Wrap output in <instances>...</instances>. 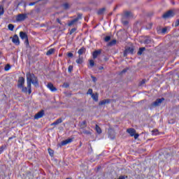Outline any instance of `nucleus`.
<instances>
[{
  "label": "nucleus",
  "mask_w": 179,
  "mask_h": 179,
  "mask_svg": "<svg viewBox=\"0 0 179 179\" xmlns=\"http://www.w3.org/2000/svg\"><path fill=\"white\" fill-rule=\"evenodd\" d=\"M31 83L35 87H38V79L37 77L30 72L27 73V85L28 87L29 94H31Z\"/></svg>",
  "instance_id": "obj_1"
},
{
  "label": "nucleus",
  "mask_w": 179,
  "mask_h": 179,
  "mask_svg": "<svg viewBox=\"0 0 179 179\" xmlns=\"http://www.w3.org/2000/svg\"><path fill=\"white\" fill-rule=\"evenodd\" d=\"M127 132H128L130 136H134V139H138V138H139V134H136V130H135V129H128Z\"/></svg>",
  "instance_id": "obj_2"
},
{
  "label": "nucleus",
  "mask_w": 179,
  "mask_h": 179,
  "mask_svg": "<svg viewBox=\"0 0 179 179\" xmlns=\"http://www.w3.org/2000/svg\"><path fill=\"white\" fill-rule=\"evenodd\" d=\"M26 19H27V14H19L15 18L17 22H23Z\"/></svg>",
  "instance_id": "obj_3"
},
{
  "label": "nucleus",
  "mask_w": 179,
  "mask_h": 179,
  "mask_svg": "<svg viewBox=\"0 0 179 179\" xmlns=\"http://www.w3.org/2000/svg\"><path fill=\"white\" fill-rule=\"evenodd\" d=\"M20 37L22 40H25V44L29 45V38H27V34L26 32L20 31Z\"/></svg>",
  "instance_id": "obj_4"
},
{
  "label": "nucleus",
  "mask_w": 179,
  "mask_h": 179,
  "mask_svg": "<svg viewBox=\"0 0 179 179\" xmlns=\"http://www.w3.org/2000/svg\"><path fill=\"white\" fill-rule=\"evenodd\" d=\"M174 16V12L173 10H169L162 15L164 19H169V17H173Z\"/></svg>",
  "instance_id": "obj_5"
},
{
  "label": "nucleus",
  "mask_w": 179,
  "mask_h": 179,
  "mask_svg": "<svg viewBox=\"0 0 179 179\" xmlns=\"http://www.w3.org/2000/svg\"><path fill=\"white\" fill-rule=\"evenodd\" d=\"M80 19H82V14H78V17L76 18H75L74 20H71L68 26H73V24H75L76 23V22H78V20H80Z\"/></svg>",
  "instance_id": "obj_6"
},
{
  "label": "nucleus",
  "mask_w": 179,
  "mask_h": 179,
  "mask_svg": "<svg viewBox=\"0 0 179 179\" xmlns=\"http://www.w3.org/2000/svg\"><path fill=\"white\" fill-rule=\"evenodd\" d=\"M23 85H24V78L20 77L18 79L17 87L19 89H22V87H23Z\"/></svg>",
  "instance_id": "obj_7"
},
{
  "label": "nucleus",
  "mask_w": 179,
  "mask_h": 179,
  "mask_svg": "<svg viewBox=\"0 0 179 179\" xmlns=\"http://www.w3.org/2000/svg\"><path fill=\"white\" fill-rule=\"evenodd\" d=\"M163 101H164V98L158 99L155 102H153L152 103V107H157V106H159V104H162V103H163Z\"/></svg>",
  "instance_id": "obj_8"
},
{
  "label": "nucleus",
  "mask_w": 179,
  "mask_h": 179,
  "mask_svg": "<svg viewBox=\"0 0 179 179\" xmlns=\"http://www.w3.org/2000/svg\"><path fill=\"white\" fill-rule=\"evenodd\" d=\"M43 117H44V110H42L35 115L34 119L40 120V118H43Z\"/></svg>",
  "instance_id": "obj_9"
},
{
  "label": "nucleus",
  "mask_w": 179,
  "mask_h": 179,
  "mask_svg": "<svg viewBox=\"0 0 179 179\" xmlns=\"http://www.w3.org/2000/svg\"><path fill=\"white\" fill-rule=\"evenodd\" d=\"M12 41L15 45H19L20 44V41H19V36L17 35H14Z\"/></svg>",
  "instance_id": "obj_10"
},
{
  "label": "nucleus",
  "mask_w": 179,
  "mask_h": 179,
  "mask_svg": "<svg viewBox=\"0 0 179 179\" xmlns=\"http://www.w3.org/2000/svg\"><path fill=\"white\" fill-rule=\"evenodd\" d=\"M108 138L112 140L115 139V134L113 129H108Z\"/></svg>",
  "instance_id": "obj_11"
},
{
  "label": "nucleus",
  "mask_w": 179,
  "mask_h": 179,
  "mask_svg": "<svg viewBox=\"0 0 179 179\" xmlns=\"http://www.w3.org/2000/svg\"><path fill=\"white\" fill-rule=\"evenodd\" d=\"M47 87L50 89L51 92H57V88L54 87V85H52L51 83H49L47 85Z\"/></svg>",
  "instance_id": "obj_12"
},
{
  "label": "nucleus",
  "mask_w": 179,
  "mask_h": 179,
  "mask_svg": "<svg viewBox=\"0 0 179 179\" xmlns=\"http://www.w3.org/2000/svg\"><path fill=\"white\" fill-rule=\"evenodd\" d=\"M127 54H134V49L132 48H128L127 49L125 50L124 52V55H127Z\"/></svg>",
  "instance_id": "obj_13"
},
{
  "label": "nucleus",
  "mask_w": 179,
  "mask_h": 179,
  "mask_svg": "<svg viewBox=\"0 0 179 179\" xmlns=\"http://www.w3.org/2000/svg\"><path fill=\"white\" fill-rule=\"evenodd\" d=\"M85 52H86V48H81L78 51V54L79 55V57H80V55H83V54H85Z\"/></svg>",
  "instance_id": "obj_14"
},
{
  "label": "nucleus",
  "mask_w": 179,
  "mask_h": 179,
  "mask_svg": "<svg viewBox=\"0 0 179 179\" xmlns=\"http://www.w3.org/2000/svg\"><path fill=\"white\" fill-rule=\"evenodd\" d=\"M100 54H101V51H100V50L94 51L92 55L94 59H96V58H97V57H99V55H100Z\"/></svg>",
  "instance_id": "obj_15"
},
{
  "label": "nucleus",
  "mask_w": 179,
  "mask_h": 179,
  "mask_svg": "<svg viewBox=\"0 0 179 179\" xmlns=\"http://www.w3.org/2000/svg\"><path fill=\"white\" fill-rule=\"evenodd\" d=\"M72 142V138H69L62 142V146H65V145H68V143H71Z\"/></svg>",
  "instance_id": "obj_16"
},
{
  "label": "nucleus",
  "mask_w": 179,
  "mask_h": 179,
  "mask_svg": "<svg viewBox=\"0 0 179 179\" xmlns=\"http://www.w3.org/2000/svg\"><path fill=\"white\" fill-rule=\"evenodd\" d=\"M76 62L78 64H83V57L79 56L78 59L76 60Z\"/></svg>",
  "instance_id": "obj_17"
},
{
  "label": "nucleus",
  "mask_w": 179,
  "mask_h": 179,
  "mask_svg": "<svg viewBox=\"0 0 179 179\" xmlns=\"http://www.w3.org/2000/svg\"><path fill=\"white\" fill-rule=\"evenodd\" d=\"M79 125L81 129H83V128H86V127H87L86 120H84L83 122H80Z\"/></svg>",
  "instance_id": "obj_18"
},
{
  "label": "nucleus",
  "mask_w": 179,
  "mask_h": 179,
  "mask_svg": "<svg viewBox=\"0 0 179 179\" xmlns=\"http://www.w3.org/2000/svg\"><path fill=\"white\" fill-rule=\"evenodd\" d=\"M91 97L94 100V101H99V94L97 93L93 94L91 95Z\"/></svg>",
  "instance_id": "obj_19"
},
{
  "label": "nucleus",
  "mask_w": 179,
  "mask_h": 179,
  "mask_svg": "<svg viewBox=\"0 0 179 179\" xmlns=\"http://www.w3.org/2000/svg\"><path fill=\"white\" fill-rule=\"evenodd\" d=\"M55 52V49L51 48V49H50V50L46 52V55H52V54H54Z\"/></svg>",
  "instance_id": "obj_20"
},
{
  "label": "nucleus",
  "mask_w": 179,
  "mask_h": 179,
  "mask_svg": "<svg viewBox=\"0 0 179 179\" xmlns=\"http://www.w3.org/2000/svg\"><path fill=\"white\" fill-rule=\"evenodd\" d=\"M106 12V8H101L98 10L97 13L98 15H103V13H104Z\"/></svg>",
  "instance_id": "obj_21"
},
{
  "label": "nucleus",
  "mask_w": 179,
  "mask_h": 179,
  "mask_svg": "<svg viewBox=\"0 0 179 179\" xmlns=\"http://www.w3.org/2000/svg\"><path fill=\"white\" fill-rule=\"evenodd\" d=\"M145 50H146V48H141L138 52V55H142L143 51H145Z\"/></svg>",
  "instance_id": "obj_22"
},
{
  "label": "nucleus",
  "mask_w": 179,
  "mask_h": 179,
  "mask_svg": "<svg viewBox=\"0 0 179 179\" xmlns=\"http://www.w3.org/2000/svg\"><path fill=\"white\" fill-rule=\"evenodd\" d=\"M125 17H131L132 16V13L129 11H127L124 13Z\"/></svg>",
  "instance_id": "obj_23"
},
{
  "label": "nucleus",
  "mask_w": 179,
  "mask_h": 179,
  "mask_svg": "<svg viewBox=\"0 0 179 179\" xmlns=\"http://www.w3.org/2000/svg\"><path fill=\"white\" fill-rule=\"evenodd\" d=\"M20 89H22V92L23 93H27V91L29 90V87H23V86H22V87H21Z\"/></svg>",
  "instance_id": "obj_24"
},
{
  "label": "nucleus",
  "mask_w": 179,
  "mask_h": 179,
  "mask_svg": "<svg viewBox=\"0 0 179 179\" xmlns=\"http://www.w3.org/2000/svg\"><path fill=\"white\" fill-rule=\"evenodd\" d=\"M115 44H117V41L116 40H113L112 41H110L108 43V45H110L111 47L113 45H115Z\"/></svg>",
  "instance_id": "obj_25"
},
{
  "label": "nucleus",
  "mask_w": 179,
  "mask_h": 179,
  "mask_svg": "<svg viewBox=\"0 0 179 179\" xmlns=\"http://www.w3.org/2000/svg\"><path fill=\"white\" fill-rule=\"evenodd\" d=\"M96 131L97 134H101V129L97 124H96Z\"/></svg>",
  "instance_id": "obj_26"
},
{
  "label": "nucleus",
  "mask_w": 179,
  "mask_h": 179,
  "mask_svg": "<svg viewBox=\"0 0 179 179\" xmlns=\"http://www.w3.org/2000/svg\"><path fill=\"white\" fill-rule=\"evenodd\" d=\"M64 9H69V3H64L63 5H62Z\"/></svg>",
  "instance_id": "obj_27"
},
{
  "label": "nucleus",
  "mask_w": 179,
  "mask_h": 179,
  "mask_svg": "<svg viewBox=\"0 0 179 179\" xmlns=\"http://www.w3.org/2000/svg\"><path fill=\"white\" fill-rule=\"evenodd\" d=\"M150 43H152V38H148L145 40V44H150Z\"/></svg>",
  "instance_id": "obj_28"
},
{
  "label": "nucleus",
  "mask_w": 179,
  "mask_h": 179,
  "mask_svg": "<svg viewBox=\"0 0 179 179\" xmlns=\"http://www.w3.org/2000/svg\"><path fill=\"white\" fill-rule=\"evenodd\" d=\"M13 29H15V26H13V24H8V29H10V31H13Z\"/></svg>",
  "instance_id": "obj_29"
},
{
  "label": "nucleus",
  "mask_w": 179,
  "mask_h": 179,
  "mask_svg": "<svg viewBox=\"0 0 179 179\" xmlns=\"http://www.w3.org/2000/svg\"><path fill=\"white\" fill-rule=\"evenodd\" d=\"M48 153L50 155V156H51L52 157V156H54V150H51V148L48 149Z\"/></svg>",
  "instance_id": "obj_30"
},
{
  "label": "nucleus",
  "mask_w": 179,
  "mask_h": 179,
  "mask_svg": "<svg viewBox=\"0 0 179 179\" xmlns=\"http://www.w3.org/2000/svg\"><path fill=\"white\" fill-rule=\"evenodd\" d=\"M61 122H62V119L59 118V119H57V120L55 122V124H56L57 125H58L59 124H61Z\"/></svg>",
  "instance_id": "obj_31"
},
{
  "label": "nucleus",
  "mask_w": 179,
  "mask_h": 179,
  "mask_svg": "<svg viewBox=\"0 0 179 179\" xmlns=\"http://www.w3.org/2000/svg\"><path fill=\"white\" fill-rule=\"evenodd\" d=\"M83 134H85V135H90V134H92V132L89 130H84L83 131Z\"/></svg>",
  "instance_id": "obj_32"
},
{
  "label": "nucleus",
  "mask_w": 179,
  "mask_h": 179,
  "mask_svg": "<svg viewBox=\"0 0 179 179\" xmlns=\"http://www.w3.org/2000/svg\"><path fill=\"white\" fill-rule=\"evenodd\" d=\"M152 135H159V130L157 129H154L152 131Z\"/></svg>",
  "instance_id": "obj_33"
},
{
  "label": "nucleus",
  "mask_w": 179,
  "mask_h": 179,
  "mask_svg": "<svg viewBox=\"0 0 179 179\" xmlns=\"http://www.w3.org/2000/svg\"><path fill=\"white\" fill-rule=\"evenodd\" d=\"M10 69V64H7L5 68H4V71H8Z\"/></svg>",
  "instance_id": "obj_34"
},
{
  "label": "nucleus",
  "mask_w": 179,
  "mask_h": 179,
  "mask_svg": "<svg viewBox=\"0 0 179 179\" xmlns=\"http://www.w3.org/2000/svg\"><path fill=\"white\" fill-rule=\"evenodd\" d=\"M87 94H90V96H92L93 94V90L92 89H89Z\"/></svg>",
  "instance_id": "obj_35"
},
{
  "label": "nucleus",
  "mask_w": 179,
  "mask_h": 179,
  "mask_svg": "<svg viewBox=\"0 0 179 179\" xmlns=\"http://www.w3.org/2000/svg\"><path fill=\"white\" fill-rule=\"evenodd\" d=\"M1 15H3V7H2V6H0V16Z\"/></svg>",
  "instance_id": "obj_36"
},
{
  "label": "nucleus",
  "mask_w": 179,
  "mask_h": 179,
  "mask_svg": "<svg viewBox=\"0 0 179 179\" xmlns=\"http://www.w3.org/2000/svg\"><path fill=\"white\" fill-rule=\"evenodd\" d=\"M90 65L92 68H93V66H94V61L93 60H90Z\"/></svg>",
  "instance_id": "obj_37"
},
{
  "label": "nucleus",
  "mask_w": 179,
  "mask_h": 179,
  "mask_svg": "<svg viewBox=\"0 0 179 179\" xmlns=\"http://www.w3.org/2000/svg\"><path fill=\"white\" fill-rule=\"evenodd\" d=\"M73 69V66H69L68 71H69V73H71V72H72Z\"/></svg>",
  "instance_id": "obj_38"
},
{
  "label": "nucleus",
  "mask_w": 179,
  "mask_h": 179,
  "mask_svg": "<svg viewBox=\"0 0 179 179\" xmlns=\"http://www.w3.org/2000/svg\"><path fill=\"white\" fill-rule=\"evenodd\" d=\"M110 40H111V37H110V36H107L105 37V41H110Z\"/></svg>",
  "instance_id": "obj_39"
},
{
  "label": "nucleus",
  "mask_w": 179,
  "mask_h": 179,
  "mask_svg": "<svg viewBox=\"0 0 179 179\" xmlns=\"http://www.w3.org/2000/svg\"><path fill=\"white\" fill-rule=\"evenodd\" d=\"M105 104H106V102L104 99L99 102V106H105Z\"/></svg>",
  "instance_id": "obj_40"
},
{
  "label": "nucleus",
  "mask_w": 179,
  "mask_h": 179,
  "mask_svg": "<svg viewBox=\"0 0 179 179\" xmlns=\"http://www.w3.org/2000/svg\"><path fill=\"white\" fill-rule=\"evenodd\" d=\"M67 57H69V58H72V57H73V53L72 52H69L67 54Z\"/></svg>",
  "instance_id": "obj_41"
},
{
  "label": "nucleus",
  "mask_w": 179,
  "mask_h": 179,
  "mask_svg": "<svg viewBox=\"0 0 179 179\" xmlns=\"http://www.w3.org/2000/svg\"><path fill=\"white\" fill-rule=\"evenodd\" d=\"M76 30V28H73L71 31H70V34H73V33H75Z\"/></svg>",
  "instance_id": "obj_42"
},
{
  "label": "nucleus",
  "mask_w": 179,
  "mask_h": 179,
  "mask_svg": "<svg viewBox=\"0 0 179 179\" xmlns=\"http://www.w3.org/2000/svg\"><path fill=\"white\" fill-rule=\"evenodd\" d=\"M105 101V104H108L109 103H110L111 100L110 99H104Z\"/></svg>",
  "instance_id": "obj_43"
},
{
  "label": "nucleus",
  "mask_w": 179,
  "mask_h": 179,
  "mask_svg": "<svg viewBox=\"0 0 179 179\" xmlns=\"http://www.w3.org/2000/svg\"><path fill=\"white\" fill-rule=\"evenodd\" d=\"M179 25V20H176L175 22V27H178Z\"/></svg>",
  "instance_id": "obj_44"
},
{
  "label": "nucleus",
  "mask_w": 179,
  "mask_h": 179,
  "mask_svg": "<svg viewBox=\"0 0 179 179\" xmlns=\"http://www.w3.org/2000/svg\"><path fill=\"white\" fill-rule=\"evenodd\" d=\"M92 79L93 82H96L97 80V78H96V77H94V76H92Z\"/></svg>",
  "instance_id": "obj_45"
},
{
  "label": "nucleus",
  "mask_w": 179,
  "mask_h": 179,
  "mask_svg": "<svg viewBox=\"0 0 179 179\" xmlns=\"http://www.w3.org/2000/svg\"><path fill=\"white\" fill-rule=\"evenodd\" d=\"M166 31H167V29L166 28L162 29V33L164 34L166 33Z\"/></svg>",
  "instance_id": "obj_46"
},
{
  "label": "nucleus",
  "mask_w": 179,
  "mask_h": 179,
  "mask_svg": "<svg viewBox=\"0 0 179 179\" xmlns=\"http://www.w3.org/2000/svg\"><path fill=\"white\" fill-rule=\"evenodd\" d=\"M29 6H33L34 5H36V2L29 3Z\"/></svg>",
  "instance_id": "obj_47"
},
{
  "label": "nucleus",
  "mask_w": 179,
  "mask_h": 179,
  "mask_svg": "<svg viewBox=\"0 0 179 179\" xmlns=\"http://www.w3.org/2000/svg\"><path fill=\"white\" fill-rule=\"evenodd\" d=\"M57 23H59V24H62L61 20H59V18H57Z\"/></svg>",
  "instance_id": "obj_48"
},
{
  "label": "nucleus",
  "mask_w": 179,
  "mask_h": 179,
  "mask_svg": "<svg viewBox=\"0 0 179 179\" xmlns=\"http://www.w3.org/2000/svg\"><path fill=\"white\" fill-rule=\"evenodd\" d=\"M3 152V147H0V153Z\"/></svg>",
  "instance_id": "obj_49"
},
{
  "label": "nucleus",
  "mask_w": 179,
  "mask_h": 179,
  "mask_svg": "<svg viewBox=\"0 0 179 179\" xmlns=\"http://www.w3.org/2000/svg\"><path fill=\"white\" fill-rule=\"evenodd\" d=\"M123 24H125V25L128 24V21H123Z\"/></svg>",
  "instance_id": "obj_50"
},
{
  "label": "nucleus",
  "mask_w": 179,
  "mask_h": 179,
  "mask_svg": "<svg viewBox=\"0 0 179 179\" xmlns=\"http://www.w3.org/2000/svg\"><path fill=\"white\" fill-rule=\"evenodd\" d=\"M141 85H145V80H143L141 83Z\"/></svg>",
  "instance_id": "obj_51"
},
{
  "label": "nucleus",
  "mask_w": 179,
  "mask_h": 179,
  "mask_svg": "<svg viewBox=\"0 0 179 179\" xmlns=\"http://www.w3.org/2000/svg\"><path fill=\"white\" fill-rule=\"evenodd\" d=\"M99 69H100V70H101V69H104V67H103V66H100V67H99Z\"/></svg>",
  "instance_id": "obj_52"
},
{
  "label": "nucleus",
  "mask_w": 179,
  "mask_h": 179,
  "mask_svg": "<svg viewBox=\"0 0 179 179\" xmlns=\"http://www.w3.org/2000/svg\"><path fill=\"white\" fill-rule=\"evenodd\" d=\"M51 125H57V124H55V122H54L53 123L51 124Z\"/></svg>",
  "instance_id": "obj_53"
},
{
  "label": "nucleus",
  "mask_w": 179,
  "mask_h": 179,
  "mask_svg": "<svg viewBox=\"0 0 179 179\" xmlns=\"http://www.w3.org/2000/svg\"><path fill=\"white\" fill-rule=\"evenodd\" d=\"M122 72L125 73V72H127V70H123Z\"/></svg>",
  "instance_id": "obj_54"
},
{
  "label": "nucleus",
  "mask_w": 179,
  "mask_h": 179,
  "mask_svg": "<svg viewBox=\"0 0 179 179\" xmlns=\"http://www.w3.org/2000/svg\"><path fill=\"white\" fill-rule=\"evenodd\" d=\"M39 1H42V0H39Z\"/></svg>",
  "instance_id": "obj_55"
}]
</instances>
